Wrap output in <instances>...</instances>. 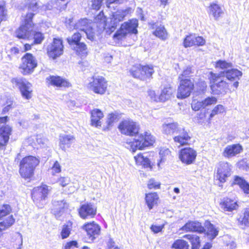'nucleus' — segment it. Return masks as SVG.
<instances>
[{
  "label": "nucleus",
  "instance_id": "nucleus-1",
  "mask_svg": "<svg viewBox=\"0 0 249 249\" xmlns=\"http://www.w3.org/2000/svg\"><path fill=\"white\" fill-rule=\"evenodd\" d=\"M41 6L40 3L36 0H28L25 6L27 13L24 16H22V24L16 32L17 37L30 40L34 25L32 19Z\"/></svg>",
  "mask_w": 249,
  "mask_h": 249
},
{
  "label": "nucleus",
  "instance_id": "nucleus-2",
  "mask_svg": "<svg viewBox=\"0 0 249 249\" xmlns=\"http://www.w3.org/2000/svg\"><path fill=\"white\" fill-rule=\"evenodd\" d=\"M129 12V9H126L117 10L112 13L110 17L103 23V28L107 35H110L116 30L119 23L124 19Z\"/></svg>",
  "mask_w": 249,
  "mask_h": 249
},
{
  "label": "nucleus",
  "instance_id": "nucleus-3",
  "mask_svg": "<svg viewBox=\"0 0 249 249\" xmlns=\"http://www.w3.org/2000/svg\"><path fill=\"white\" fill-rule=\"evenodd\" d=\"M39 160L35 157L29 156L23 158L19 164V173L24 178H30L34 174L35 169Z\"/></svg>",
  "mask_w": 249,
  "mask_h": 249
},
{
  "label": "nucleus",
  "instance_id": "nucleus-4",
  "mask_svg": "<svg viewBox=\"0 0 249 249\" xmlns=\"http://www.w3.org/2000/svg\"><path fill=\"white\" fill-rule=\"evenodd\" d=\"M138 21L137 19H131L121 25L120 28L113 35V38L117 40H121L129 33L137 34V28Z\"/></svg>",
  "mask_w": 249,
  "mask_h": 249
},
{
  "label": "nucleus",
  "instance_id": "nucleus-5",
  "mask_svg": "<svg viewBox=\"0 0 249 249\" xmlns=\"http://www.w3.org/2000/svg\"><path fill=\"white\" fill-rule=\"evenodd\" d=\"M154 142V137L149 132H145L144 135L141 134L138 139L132 142L130 149L132 152H135L137 149L142 150L152 145Z\"/></svg>",
  "mask_w": 249,
  "mask_h": 249
},
{
  "label": "nucleus",
  "instance_id": "nucleus-6",
  "mask_svg": "<svg viewBox=\"0 0 249 249\" xmlns=\"http://www.w3.org/2000/svg\"><path fill=\"white\" fill-rule=\"evenodd\" d=\"M11 208L10 205L5 204L0 207V219H3L0 222V232L10 227L15 222L12 215H10Z\"/></svg>",
  "mask_w": 249,
  "mask_h": 249
},
{
  "label": "nucleus",
  "instance_id": "nucleus-7",
  "mask_svg": "<svg viewBox=\"0 0 249 249\" xmlns=\"http://www.w3.org/2000/svg\"><path fill=\"white\" fill-rule=\"evenodd\" d=\"M21 61L19 69L20 72L24 75L31 73L37 66L36 59L30 53H26L21 58Z\"/></svg>",
  "mask_w": 249,
  "mask_h": 249
},
{
  "label": "nucleus",
  "instance_id": "nucleus-8",
  "mask_svg": "<svg viewBox=\"0 0 249 249\" xmlns=\"http://www.w3.org/2000/svg\"><path fill=\"white\" fill-rule=\"evenodd\" d=\"M64 45L60 38H54L53 42L47 47V53L50 58L55 59L63 53Z\"/></svg>",
  "mask_w": 249,
  "mask_h": 249
},
{
  "label": "nucleus",
  "instance_id": "nucleus-9",
  "mask_svg": "<svg viewBox=\"0 0 249 249\" xmlns=\"http://www.w3.org/2000/svg\"><path fill=\"white\" fill-rule=\"evenodd\" d=\"M118 128L121 133L130 136H134L138 134L139 126L136 122L132 120H124L119 124Z\"/></svg>",
  "mask_w": 249,
  "mask_h": 249
},
{
  "label": "nucleus",
  "instance_id": "nucleus-10",
  "mask_svg": "<svg viewBox=\"0 0 249 249\" xmlns=\"http://www.w3.org/2000/svg\"><path fill=\"white\" fill-rule=\"evenodd\" d=\"M232 166L227 162H220L217 166L215 177L220 183L227 181L232 174Z\"/></svg>",
  "mask_w": 249,
  "mask_h": 249
},
{
  "label": "nucleus",
  "instance_id": "nucleus-11",
  "mask_svg": "<svg viewBox=\"0 0 249 249\" xmlns=\"http://www.w3.org/2000/svg\"><path fill=\"white\" fill-rule=\"evenodd\" d=\"M194 88V83L190 79H182L178 89L177 98L183 99L188 97L190 95Z\"/></svg>",
  "mask_w": 249,
  "mask_h": 249
},
{
  "label": "nucleus",
  "instance_id": "nucleus-12",
  "mask_svg": "<svg viewBox=\"0 0 249 249\" xmlns=\"http://www.w3.org/2000/svg\"><path fill=\"white\" fill-rule=\"evenodd\" d=\"M12 82L15 83L19 89L23 98L29 100L32 97V85L27 81H23L22 79H12Z\"/></svg>",
  "mask_w": 249,
  "mask_h": 249
},
{
  "label": "nucleus",
  "instance_id": "nucleus-13",
  "mask_svg": "<svg viewBox=\"0 0 249 249\" xmlns=\"http://www.w3.org/2000/svg\"><path fill=\"white\" fill-rule=\"evenodd\" d=\"M7 119V116L0 117V149L8 142L11 132V128L5 125Z\"/></svg>",
  "mask_w": 249,
  "mask_h": 249
},
{
  "label": "nucleus",
  "instance_id": "nucleus-14",
  "mask_svg": "<svg viewBox=\"0 0 249 249\" xmlns=\"http://www.w3.org/2000/svg\"><path fill=\"white\" fill-rule=\"evenodd\" d=\"M197 156L196 151L191 147H186L180 150L179 158L181 162L187 165L194 163Z\"/></svg>",
  "mask_w": 249,
  "mask_h": 249
},
{
  "label": "nucleus",
  "instance_id": "nucleus-15",
  "mask_svg": "<svg viewBox=\"0 0 249 249\" xmlns=\"http://www.w3.org/2000/svg\"><path fill=\"white\" fill-rule=\"evenodd\" d=\"M53 208L52 213L58 219L69 207V204L66 200L60 199L53 198L52 200Z\"/></svg>",
  "mask_w": 249,
  "mask_h": 249
},
{
  "label": "nucleus",
  "instance_id": "nucleus-16",
  "mask_svg": "<svg viewBox=\"0 0 249 249\" xmlns=\"http://www.w3.org/2000/svg\"><path fill=\"white\" fill-rule=\"evenodd\" d=\"M49 191V187L46 185L35 188L32 192V197L34 202L37 204L45 200Z\"/></svg>",
  "mask_w": 249,
  "mask_h": 249
},
{
  "label": "nucleus",
  "instance_id": "nucleus-17",
  "mask_svg": "<svg viewBox=\"0 0 249 249\" xmlns=\"http://www.w3.org/2000/svg\"><path fill=\"white\" fill-rule=\"evenodd\" d=\"M107 85L105 79H93V81L88 84V88L96 93L103 94L106 91Z\"/></svg>",
  "mask_w": 249,
  "mask_h": 249
},
{
  "label": "nucleus",
  "instance_id": "nucleus-18",
  "mask_svg": "<svg viewBox=\"0 0 249 249\" xmlns=\"http://www.w3.org/2000/svg\"><path fill=\"white\" fill-rule=\"evenodd\" d=\"M218 79H213V81H211V89L213 94L220 95L226 92L230 85H231V83H227L223 80L218 81Z\"/></svg>",
  "mask_w": 249,
  "mask_h": 249
},
{
  "label": "nucleus",
  "instance_id": "nucleus-19",
  "mask_svg": "<svg viewBox=\"0 0 249 249\" xmlns=\"http://www.w3.org/2000/svg\"><path fill=\"white\" fill-rule=\"evenodd\" d=\"M82 229L86 231L88 237L91 241H93L100 233V227L94 222L85 224Z\"/></svg>",
  "mask_w": 249,
  "mask_h": 249
},
{
  "label": "nucleus",
  "instance_id": "nucleus-20",
  "mask_svg": "<svg viewBox=\"0 0 249 249\" xmlns=\"http://www.w3.org/2000/svg\"><path fill=\"white\" fill-rule=\"evenodd\" d=\"M78 213L83 219L93 217L96 213V207L91 203H86L81 206Z\"/></svg>",
  "mask_w": 249,
  "mask_h": 249
},
{
  "label": "nucleus",
  "instance_id": "nucleus-21",
  "mask_svg": "<svg viewBox=\"0 0 249 249\" xmlns=\"http://www.w3.org/2000/svg\"><path fill=\"white\" fill-rule=\"evenodd\" d=\"M181 230L187 232H196L199 233L205 232L204 227L198 221H188L181 228Z\"/></svg>",
  "mask_w": 249,
  "mask_h": 249
},
{
  "label": "nucleus",
  "instance_id": "nucleus-22",
  "mask_svg": "<svg viewBox=\"0 0 249 249\" xmlns=\"http://www.w3.org/2000/svg\"><path fill=\"white\" fill-rule=\"evenodd\" d=\"M243 151V147L240 144L227 145L223 152V156L227 158L235 156Z\"/></svg>",
  "mask_w": 249,
  "mask_h": 249
},
{
  "label": "nucleus",
  "instance_id": "nucleus-23",
  "mask_svg": "<svg viewBox=\"0 0 249 249\" xmlns=\"http://www.w3.org/2000/svg\"><path fill=\"white\" fill-rule=\"evenodd\" d=\"M26 142L33 146H38L40 147H45L48 143V141L41 134L36 135L29 137Z\"/></svg>",
  "mask_w": 249,
  "mask_h": 249
},
{
  "label": "nucleus",
  "instance_id": "nucleus-24",
  "mask_svg": "<svg viewBox=\"0 0 249 249\" xmlns=\"http://www.w3.org/2000/svg\"><path fill=\"white\" fill-rule=\"evenodd\" d=\"M173 139L174 142L178 144V146L187 144L191 137L189 136L188 132L184 128L181 129L180 131L178 132Z\"/></svg>",
  "mask_w": 249,
  "mask_h": 249
},
{
  "label": "nucleus",
  "instance_id": "nucleus-25",
  "mask_svg": "<svg viewBox=\"0 0 249 249\" xmlns=\"http://www.w3.org/2000/svg\"><path fill=\"white\" fill-rule=\"evenodd\" d=\"M181 128L177 122L165 123L162 125V132L166 135L178 134Z\"/></svg>",
  "mask_w": 249,
  "mask_h": 249
},
{
  "label": "nucleus",
  "instance_id": "nucleus-26",
  "mask_svg": "<svg viewBox=\"0 0 249 249\" xmlns=\"http://www.w3.org/2000/svg\"><path fill=\"white\" fill-rule=\"evenodd\" d=\"M74 138L71 135L63 134L59 136V146L64 151L69 148L74 141Z\"/></svg>",
  "mask_w": 249,
  "mask_h": 249
},
{
  "label": "nucleus",
  "instance_id": "nucleus-27",
  "mask_svg": "<svg viewBox=\"0 0 249 249\" xmlns=\"http://www.w3.org/2000/svg\"><path fill=\"white\" fill-rule=\"evenodd\" d=\"M104 117L103 112L99 109H94L91 111V125L98 127L101 126V120Z\"/></svg>",
  "mask_w": 249,
  "mask_h": 249
},
{
  "label": "nucleus",
  "instance_id": "nucleus-28",
  "mask_svg": "<svg viewBox=\"0 0 249 249\" xmlns=\"http://www.w3.org/2000/svg\"><path fill=\"white\" fill-rule=\"evenodd\" d=\"M175 91V89L169 85L164 86L161 88V92L159 95L160 102H165L170 99Z\"/></svg>",
  "mask_w": 249,
  "mask_h": 249
},
{
  "label": "nucleus",
  "instance_id": "nucleus-29",
  "mask_svg": "<svg viewBox=\"0 0 249 249\" xmlns=\"http://www.w3.org/2000/svg\"><path fill=\"white\" fill-rule=\"evenodd\" d=\"M231 186L237 185L243 190L244 193L249 194V183L242 177L234 176Z\"/></svg>",
  "mask_w": 249,
  "mask_h": 249
},
{
  "label": "nucleus",
  "instance_id": "nucleus-30",
  "mask_svg": "<svg viewBox=\"0 0 249 249\" xmlns=\"http://www.w3.org/2000/svg\"><path fill=\"white\" fill-rule=\"evenodd\" d=\"M208 13L210 16H213L214 19L217 20L223 14V12L222 8L218 4L212 3L208 7Z\"/></svg>",
  "mask_w": 249,
  "mask_h": 249
},
{
  "label": "nucleus",
  "instance_id": "nucleus-31",
  "mask_svg": "<svg viewBox=\"0 0 249 249\" xmlns=\"http://www.w3.org/2000/svg\"><path fill=\"white\" fill-rule=\"evenodd\" d=\"M238 224L242 229L249 226V208H246L238 218Z\"/></svg>",
  "mask_w": 249,
  "mask_h": 249
},
{
  "label": "nucleus",
  "instance_id": "nucleus-32",
  "mask_svg": "<svg viewBox=\"0 0 249 249\" xmlns=\"http://www.w3.org/2000/svg\"><path fill=\"white\" fill-rule=\"evenodd\" d=\"M221 208L225 211L231 212L238 207L237 202L230 198H226L221 203Z\"/></svg>",
  "mask_w": 249,
  "mask_h": 249
},
{
  "label": "nucleus",
  "instance_id": "nucleus-33",
  "mask_svg": "<svg viewBox=\"0 0 249 249\" xmlns=\"http://www.w3.org/2000/svg\"><path fill=\"white\" fill-rule=\"evenodd\" d=\"M145 199L148 207L151 210L157 204L159 196L157 193H151L146 194Z\"/></svg>",
  "mask_w": 249,
  "mask_h": 249
},
{
  "label": "nucleus",
  "instance_id": "nucleus-34",
  "mask_svg": "<svg viewBox=\"0 0 249 249\" xmlns=\"http://www.w3.org/2000/svg\"><path fill=\"white\" fill-rule=\"evenodd\" d=\"M6 53L7 55L6 57V59L7 60L15 62L18 58L19 49L17 47H12L6 51Z\"/></svg>",
  "mask_w": 249,
  "mask_h": 249
},
{
  "label": "nucleus",
  "instance_id": "nucleus-35",
  "mask_svg": "<svg viewBox=\"0 0 249 249\" xmlns=\"http://www.w3.org/2000/svg\"><path fill=\"white\" fill-rule=\"evenodd\" d=\"M47 83L58 87H69L71 86L70 83L65 79H47Z\"/></svg>",
  "mask_w": 249,
  "mask_h": 249
},
{
  "label": "nucleus",
  "instance_id": "nucleus-36",
  "mask_svg": "<svg viewBox=\"0 0 249 249\" xmlns=\"http://www.w3.org/2000/svg\"><path fill=\"white\" fill-rule=\"evenodd\" d=\"M136 163L138 165H141L145 167L150 166L151 162L147 156L143 155L141 153L138 154L134 157Z\"/></svg>",
  "mask_w": 249,
  "mask_h": 249
},
{
  "label": "nucleus",
  "instance_id": "nucleus-37",
  "mask_svg": "<svg viewBox=\"0 0 249 249\" xmlns=\"http://www.w3.org/2000/svg\"><path fill=\"white\" fill-rule=\"evenodd\" d=\"M138 69L142 76L147 77L152 76V74L154 72L153 67L152 65L142 66L139 64L138 67Z\"/></svg>",
  "mask_w": 249,
  "mask_h": 249
},
{
  "label": "nucleus",
  "instance_id": "nucleus-38",
  "mask_svg": "<svg viewBox=\"0 0 249 249\" xmlns=\"http://www.w3.org/2000/svg\"><path fill=\"white\" fill-rule=\"evenodd\" d=\"M156 30L153 32V34L162 40H165L168 38V34L164 26L160 25L156 26Z\"/></svg>",
  "mask_w": 249,
  "mask_h": 249
},
{
  "label": "nucleus",
  "instance_id": "nucleus-39",
  "mask_svg": "<svg viewBox=\"0 0 249 249\" xmlns=\"http://www.w3.org/2000/svg\"><path fill=\"white\" fill-rule=\"evenodd\" d=\"M230 69L222 72V76L226 77V78H238L242 76V72L240 71L231 68Z\"/></svg>",
  "mask_w": 249,
  "mask_h": 249
},
{
  "label": "nucleus",
  "instance_id": "nucleus-40",
  "mask_svg": "<svg viewBox=\"0 0 249 249\" xmlns=\"http://www.w3.org/2000/svg\"><path fill=\"white\" fill-rule=\"evenodd\" d=\"M11 242L14 247L18 246V249H21L22 245V235L18 232H15L12 235Z\"/></svg>",
  "mask_w": 249,
  "mask_h": 249
},
{
  "label": "nucleus",
  "instance_id": "nucleus-41",
  "mask_svg": "<svg viewBox=\"0 0 249 249\" xmlns=\"http://www.w3.org/2000/svg\"><path fill=\"white\" fill-rule=\"evenodd\" d=\"M71 230L72 223L71 221H69L66 224L63 225L60 233L61 238L64 239L68 238L71 233Z\"/></svg>",
  "mask_w": 249,
  "mask_h": 249
},
{
  "label": "nucleus",
  "instance_id": "nucleus-42",
  "mask_svg": "<svg viewBox=\"0 0 249 249\" xmlns=\"http://www.w3.org/2000/svg\"><path fill=\"white\" fill-rule=\"evenodd\" d=\"M30 39L33 40V42L31 43L32 45L35 44H40L44 39V36L43 34L42 33L40 32H35L33 30L32 37Z\"/></svg>",
  "mask_w": 249,
  "mask_h": 249
},
{
  "label": "nucleus",
  "instance_id": "nucleus-43",
  "mask_svg": "<svg viewBox=\"0 0 249 249\" xmlns=\"http://www.w3.org/2000/svg\"><path fill=\"white\" fill-rule=\"evenodd\" d=\"M79 55L83 56L87 53V45L83 42H79L72 48Z\"/></svg>",
  "mask_w": 249,
  "mask_h": 249
},
{
  "label": "nucleus",
  "instance_id": "nucleus-44",
  "mask_svg": "<svg viewBox=\"0 0 249 249\" xmlns=\"http://www.w3.org/2000/svg\"><path fill=\"white\" fill-rule=\"evenodd\" d=\"M91 23L87 18H83L79 20L76 23V26L80 31H84L87 30L89 27H91Z\"/></svg>",
  "mask_w": 249,
  "mask_h": 249
},
{
  "label": "nucleus",
  "instance_id": "nucleus-45",
  "mask_svg": "<svg viewBox=\"0 0 249 249\" xmlns=\"http://www.w3.org/2000/svg\"><path fill=\"white\" fill-rule=\"evenodd\" d=\"M81 38V35L79 33H75L71 36L68 37L67 40L72 48L80 42Z\"/></svg>",
  "mask_w": 249,
  "mask_h": 249
},
{
  "label": "nucleus",
  "instance_id": "nucleus-46",
  "mask_svg": "<svg viewBox=\"0 0 249 249\" xmlns=\"http://www.w3.org/2000/svg\"><path fill=\"white\" fill-rule=\"evenodd\" d=\"M189 245L185 240L178 239L172 245V248L175 249H189Z\"/></svg>",
  "mask_w": 249,
  "mask_h": 249
},
{
  "label": "nucleus",
  "instance_id": "nucleus-47",
  "mask_svg": "<svg viewBox=\"0 0 249 249\" xmlns=\"http://www.w3.org/2000/svg\"><path fill=\"white\" fill-rule=\"evenodd\" d=\"M232 64L231 63L227 62L225 60H219L215 63V67L223 70L224 71L229 70V69L232 68Z\"/></svg>",
  "mask_w": 249,
  "mask_h": 249
},
{
  "label": "nucleus",
  "instance_id": "nucleus-48",
  "mask_svg": "<svg viewBox=\"0 0 249 249\" xmlns=\"http://www.w3.org/2000/svg\"><path fill=\"white\" fill-rule=\"evenodd\" d=\"M218 231L213 225L210 223L209 227L208 228V231L207 232L208 238L211 240H213L218 235Z\"/></svg>",
  "mask_w": 249,
  "mask_h": 249
},
{
  "label": "nucleus",
  "instance_id": "nucleus-49",
  "mask_svg": "<svg viewBox=\"0 0 249 249\" xmlns=\"http://www.w3.org/2000/svg\"><path fill=\"white\" fill-rule=\"evenodd\" d=\"M226 111L224 107L222 105H218L215 106L212 110V112L210 115V118H212L215 115L221 114Z\"/></svg>",
  "mask_w": 249,
  "mask_h": 249
},
{
  "label": "nucleus",
  "instance_id": "nucleus-50",
  "mask_svg": "<svg viewBox=\"0 0 249 249\" xmlns=\"http://www.w3.org/2000/svg\"><path fill=\"white\" fill-rule=\"evenodd\" d=\"M195 36L190 35L187 36L183 40V46L185 48L192 47L195 44Z\"/></svg>",
  "mask_w": 249,
  "mask_h": 249
},
{
  "label": "nucleus",
  "instance_id": "nucleus-51",
  "mask_svg": "<svg viewBox=\"0 0 249 249\" xmlns=\"http://www.w3.org/2000/svg\"><path fill=\"white\" fill-rule=\"evenodd\" d=\"M183 238L188 239L191 242L192 245L200 244L199 237L196 235L186 234L183 236Z\"/></svg>",
  "mask_w": 249,
  "mask_h": 249
},
{
  "label": "nucleus",
  "instance_id": "nucleus-52",
  "mask_svg": "<svg viewBox=\"0 0 249 249\" xmlns=\"http://www.w3.org/2000/svg\"><path fill=\"white\" fill-rule=\"evenodd\" d=\"M69 2V0H56L55 2L56 8L60 11L65 10Z\"/></svg>",
  "mask_w": 249,
  "mask_h": 249
},
{
  "label": "nucleus",
  "instance_id": "nucleus-53",
  "mask_svg": "<svg viewBox=\"0 0 249 249\" xmlns=\"http://www.w3.org/2000/svg\"><path fill=\"white\" fill-rule=\"evenodd\" d=\"M204 108L206 107L215 104L217 102V98L213 96L208 97L202 101Z\"/></svg>",
  "mask_w": 249,
  "mask_h": 249
},
{
  "label": "nucleus",
  "instance_id": "nucleus-54",
  "mask_svg": "<svg viewBox=\"0 0 249 249\" xmlns=\"http://www.w3.org/2000/svg\"><path fill=\"white\" fill-rule=\"evenodd\" d=\"M159 154L160 158V162H161L165 159L167 156L170 155V151L168 148L163 147L160 149Z\"/></svg>",
  "mask_w": 249,
  "mask_h": 249
},
{
  "label": "nucleus",
  "instance_id": "nucleus-55",
  "mask_svg": "<svg viewBox=\"0 0 249 249\" xmlns=\"http://www.w3.org/2000/svg\"><path fill=\"white\" fill-rule=\"evenodd\" d=\"M192 108L194 110L198 111L202 108H204L203 101L194 100L192 103Z\"/></svg>",
  "mask_w": 249,
  "mask_h": 249
},
{
  "label": "nucleus",
  "instance_id": "nucleus-56",
  "mask_svg": "<svg viewBox=\"0 0 249 249\" xmlns=\"http://www.w3.org/2000/svg\"><path fill=\"white\" fill-rule=\"evenodd\" d=\"M198 81L197 82V84H196V88L197 90L200 92L204 91L206 87V83L205 81H202L200 79H198Z\"/></svg>",
  "mask_w": 249,
  "mask_h": 249
},
{
  "label": "nucleus",
  "instance_id": "nucleus-57",
  "mask_svg": "<svg viewBox=\"0 0 249 249\" xmlns=\"http://www.w3.org/2000/svg\"><path fill=\"white\" fill-rule=\"evenodd\" d=\"M147 94L151 100L155 102H160V96L156 94L154 90L150 89L148 90Z\"/></svg>",
  "mask_w": 249,
  "mask_h": 249
},
{
  "label": "nucleus",
  "instance_id": "nucleus-58",
  "mask_svg": "<svg viewBox=\"0 0 249 249\" xmlns=\"http://www.w3.org/2000/svg\"><path fill=\"white\" fill-rule=\"evenodd\" d=\"M83 32L85 33L87 35V37L91 41L94 40L95 36L92 26H91V27H89L87 29V30H85Z\"/></svg>",
  "mask_w": 249,
  "mask_h": 249
},
{
  "label": "nucleus",
  "instance_id": "nucleus-59",
  "mask_svg": "<svg viewBox=\"0 0 249 249\" xmlns=\"http://www.w3.org/2000/svg\"><path fill=\"white\" fill-rule=\"evenodd\" d=\"M160 183L156 181L154 179H151L148 181V187L150 189H158L160 187Z\"/></svg>",
  "mask_w": 249,
  "mask_h": 249
},
{
  "label": "nucleus",
  "instance_id": "nucleus-60",
  "mask_svg": "<svg viewBox=\"0 0 249 249\" xmlns=\"http://www.w3.org/2000/svg\"><path fill=\"white\" fill-rule=\"evenodd\" d=\"M103 0H91V7L93 9L99 10Z\"/></svg>",
  "mask_w": 249,
  "mask_h": 249
},
{
  "label": "nucleus",
  "instance_id": "nucleus-61",
  "mask_svg": "<svg viewBox=\"0 0 249 249\" xmlns=\"http://www.w3.org/2000/svg\"><path fill=\"white\" fill-rule=\"evenodd\" d=\"M78 248V243L76 241L68 242L65 247V249H77Z\"/></svg>",
  "mask_w": 249,
  "mask_h": 249
},
{
  "label": "nucleus",
  "instance_id": "nucleus-62",
  "mask_svg": "<svg viewBox=\"0 0 249 249\" xmlns=\"http://www.w3.org/2000/svg\"><path fill=\"white\" fill-rule=\"evenodd\" d=\"M117 118V115L114 113H110L107 116V121L108 127L111 126L112 124Z\"/></svg>",
  "mask_w": 249,
  "mask_h": 249
},
{
  "label": "nucleus",
  "instance_id": "nucleus-63",
  "mask_svg": "<svg viewBox=\"0 0 249 249\" xmlns=\"http://www.w3.org/2000/svg\"><path fill=\"white\" fill-rule=\"evenodd\" d=\"M195 44L194 45H197L198 46H203L205 43V40L202 37L200 36H195Z\"/></svg>",
  "mask_w": 249,
  "mask_h": 249
},
{
  "label": "nucleus",
  "instance_id": "nucleus-64",
  "mask_svg": "<svg viewBox=\"0 0 249 249\" xmlns=\"http://www.w3.org/2000/svg\"><path fill=\"white\" fill-rule=\"evenodd\" d=\"M58 182L62 187H65L70 182V179L68 177H61L58 179Z\"/></svg>",
  "mask_w": 249,
  "mask_h": 249
}]
</instances>
